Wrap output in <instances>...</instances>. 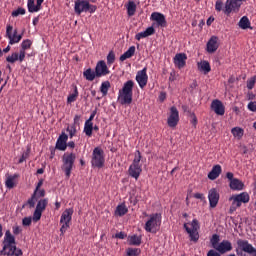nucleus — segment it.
Instances as JSON below:
<instances>
[{"instance_id": "obj_28", "label": "nucleus", "mask_w": 256, "mask_h": 256, "mask_svg": "<svg viewBox=\"0 0 256 256\" xmlns=\"http://www.w3.org/2000/svg\"><path fill=\"white\" fill-rule=\"evenodd\" d=\"M223 169L221 168V165L217 164L212 167V170L208 173V179L211 181H215L221 175Z\"/></svg>"}, {"instance_id": "obj_40", "label": "nucleus", "mask_w": 256, "mask_h": 256, "mask_svg": "<svg viewBox=\"0 0 256 256\" xmlns=\"http://www.w3.org/2000/svg\"><path fill=\"white\" fill-rule=\"evenodd\" d=\"M109 89H111V82H109V81L102 82V84L100 86V91H101L103 97H106L107 93H109Z\"/></svg>"}, {"instance_id": "obj_34", "label": "nucleus", "mask_w": 256, "mask_h": 256, "mask_svg": "<svg viewBox=\"0 0 256 256\" xmlns=\"http://www.w3.org/2000/svg\"><path fill=\"white\" fill-rule=\"evenodd\" d=\"M135 46H131L124 54L120 56V61H127V59H131L133 55H135Z\"/></svg>"}, {"instance_id": "obj_41", "label": "nucleus", "mask_w": 256, "mask_h": 256, "mask_svg": "<svg viewBox=\"0 0 256 256\" xmlns=\"http://www.w3.org/2000/svg\"><path fill=\"white\" fill-rule=\"evenodd\" d=\"M231 133L233 137H236L237 139H241L243 137L245 130H243L241 127H234L231 129Z\"/></svg>"}, {"instance_id": "obj_51", "label": "nucleus", "mask_w": 256, "mask_h": 256, "mask_svg": "<svg viewBox=\"0 0 256 256\" xmlns=\"http://www.w3.org/2000/svg\"><path fill=\"white\" fill-rule=\"evenodd\" d=\"M26 10L24 8H18L12 12V17H19V15H25Z\"/></svg>"}, {"instance_id": "obj_39", "label": "nucleus", "mask_w": 256, "mask_h": 256, "mask_svg": "<svg viewBox=\"0 0 256 256\" xmlns=\"http://www.w3.org/2000/svg\"><path fill=\"white\" fill-rule=\"evenodd\" d=\"M84 133L86 137H92L93 136V122H85L84 124Z\"/></svg>"}, {"instance_id": "obj_26", "label": "nucleus", "mask_w": 256, "mask_h": 256, "mask_svg": "<svg viewBox=\"0 0 256 256\" xmlns=\"http://www.w3.org/2000/svg\"><path fill=\"white\" fill-rule=\"evenodd\" d=\"M208 53H215L219 49V37L212 36L206 44Z\"/></svg>"}, {"instance_id": "obj_1", "label": "nucleus", "mask_w": 256, "mask_h": 256, "mask_svg": "<svg viewBox=\"0 0 256 256\" xmlns=\"http://www.w3.org/2000/svg\"><path fill=\"white\" fill-rule=\"evenodd\" d=\"M3 250L1 253L8 256H21L23 255V250L17 248L15 245V236L11 234V231L7 230L5 232L4 241H3Z\"/></svg>"}, {"instance_id": "obj_33", "label": "nucleus", "mask_w": 256, "mask_h": 256, "mask_svg": "<svg viewBox=\"0 0 256 256\" xmlns=\"http://www.w3.org/2000/svg\"><path fill=\"white\" fill-rule=\"evenodd\" d=\"M127 213H129V209L125 203H122L116 207L115 215H118V217H123V215H127Z\"/></svg>"}, {"instance_id": "obj_10", "label": "nucleus", "mask_w": 256, "mask_h": 256, "mask_svg": "<svg viewBox=\"0 0 256 256\" xmlns=\"http://www.w3.org/2000/svg\"><path fill=\"white\" fill-rule=\"evenodd\" d=\"M251 197L249 196V193L242 192L240 194L233 195L230 198V201L232 202L231 210L235 211V209L241 207L243 203H249Z\"/></svg>"}, {"instance_id": "obj_20", "label": "nucleus", "mask_w": 256, "mask_h": 256, "mask_svg": "<svg viewBox=\"0 0 256 256\" xmlns=\"http://www.w3.org/2000/svg\"><path fill=\"white\" fill-rule=\"evenodd\" d=\"M33 45V41H31L30 39H26L23 40L21 43V49L19 52V62L23 63V61H25V55H26V51L28 49H31V46Z\"/></svg>"}, {"instance_id": "obj_24", "label": "nucleus", "mask_w": 256, "mask_h": 256, "mask_svg": "<svg viewBox=\"0 0 256 256\" xmlns=\"http://www.w3.org/2000/svg\"><path fill=\"white\" fill-rule=\"evenodd\" d=\"M208 200H209V203H210V207L212 209H215V207H217V205L219 203V192H217V189L212 188L208 192Z\"/></svg>"}, {"instance_id": "obj_7", "label": "nucleus", "mask_w": 256, "mask_h": 256, "mask_svg": "<svg viewBox=\"0 0 256 256\" xmlns=\"http://www.w3.org/2000/svg\"><path fill=\"white\" fill-rule=\"evenodd\" d=\"M91 165L96 169H103L105 167V151L101 147L93 149Z\"/></svg>"}, {"instance_id": "obj_25", "label": "nucleus", "mask_w": 256, "mask_h": 256, "mask_svg": "<svg viewBox=\"0 0 256 256\" xmlns=\"http://www.w3.org/2000/svg\"><path fill=\"white\" fill-rule=\"evenodd\" d=\"M68 139L69 136L65 134V132H62L56 141V149H58L59 151H66Z\"/></svg>"}, {"instance_id": "obj_61", "label": "nucleus", "mask_w": 256, "mask_h": 256, "mask_svg": "<svg viewBox=\"0 0 256 256\" xmlns=\"http://www.w3.org/2000/svg\"><path fill=\"white\" fill-rule=\"evenodd\" d=\"M13 233H14V235H19V233H21V227L14 226L13 227Z\"/></svg>"}, {"instance_id": "obj_6", "label": "nucleus", "mask_w": 256, "mask_h": 256, "mask_svg": "<svg viewBox=\"0 0 256 256\" xmlns=\"http://www.w3.org/2000/svg\"><path fill=\"white\" fill-rule=\"evenodd\" d=\"M74 11L76 15H81V13H95L97 11V6L92 5L87 0H76L74 4Z\"/></svg>"}, {"instance_id": "obj_14", "label": "nucleus", "mask_w": 256, "mask_h": 256, "mask_svg": "<svg viewBox=\"0 0 256 256\" xmlns=\"http://www.w3.org/2000/svg\"><path fill=\"white\" fill-rule=\"evenodd\" d=\"M149 76L147 75V67H144L142 70L138 71L136 74V81L140 89H144L147 86V81Z\"/></svg>"}, {"instance_id": "obj_17", "label": "nucleus", "mask_w": 256, "mask_h": 256, "mask_svg": "<svg viewBox=\"0 0 256 256\" xmlns=\"http://www.w3.org/2000/svg\"><path fill=\"white\" fill-rule=\"evenodd\" d=\"M178 123H179V110H177V107L172 106L170 108V116L168 117V120H167L168 127H177Z\"/></svg>"}, {"instance_id": "obj_45", "label": "nucleus", "mask_w": 256, "mask_h": 256, "mask_svg": "<svg viewBox=\"0 0 256 256\" xmlns=\"http://www.w3.org/2000/svg\"><path fill=\"white\" fill-rule=\"evenodd\" d=\"M130 245H136L139 246L141 245V236L133 235L129 239Z\"/></svg>"}, {"instance_id": "obj_32", "label": "nucleus", "mask_w": 256, "mask_h": 256, "mask_svg": "<svg viewBox=\"0 0 256 256\" xmlns=\"http://www.w3.org/2000/svg\"><path fill=\"white\" fill-rule=\"evenodd\" d=\"M27 7L29 13H38V11H41V6L38 3L35 5V0H28Z\"/></svg>"}, {"instance_id": "obj_27", "label": "nucleus", "mask_w": 256, "mask_h": 256, "mask_svg": "<svg viewBox=\"0 0 256 256\" xmlns=\"http://www.w3.org/2000/svg\"><path fill=\"white\" fill-rule=\"evenodd\" d=\"M151 35H155V28L153 26L148 27L145 31L139 32L135 35L136 41H141V39H145L146 37H151Z\"/></svg>"}, {"instance_id": "obj_23", "label": "nucleus", "mask_w": 256, "mask_h": 256, "mask_svg": "<svg viewBox=\"0 0 256 256\" xmlns=\"http://www.w3.org/2000/svg\"><path fill=\"white\" fill-rule=\"evenodd\" d=\"M174 65L178 69H183L185 65H187V54L185 53H178L174 56Z\"/></svg>"}, {"instance_id": "obj_22", "label": "nucleus", "mask_w": 256, "mask_h": 256, "mask_svg": "<svg viewBox=\"0 0 256 256\" xmlns=\"http://www.w3.org/2000/svg\"><path fill=\"white\" fill-rule=\"evenodd\" d=\"M211 109L216 113V115L223 116L225 115V105L219 99H215L211 103Z\"/></svg>"}, {"instance_id": "obj_18", "label": "nucleus", "mask_w": 256, "mask_h": 256, "mask_svg": "<svg viewBox=\"0 0 256 256\" xmlns=\"http://www.w3.org/2000/svg\"><path fill=\"white\" fill-rule=\"evenodd\" d=\"M95 72H96V77H105L107 75H109V73H111V71L109 70V68L107 67V63H105V61L100 60L95 67Z\"/></svg>"}, {"instance_id": "obj_63", "label": "nucleus", "mask_w": 256, "mask_h": 256, "mask_svg": "<svg viewBox=\"0 0 256 256\" xmlns=\"http://www.w3.org/2000/svg\"><path fill=\"white\" fill-rule=\"evenodd\" d=\"M226 177H227V179H229L230 183H231V181H234V179H236V178H233L232 172H227Z\"/></svg>"}, {"instance_id": "obj_15", "label": "nucleus", "mask_w": 256, "mask_h": 256, "mask_svg": "<svg viewBox=\"0 0 256 256\" xmlns=\"http://www.w3.org/2000/svg\"><path fill=\"white\" fill-rule=\"evenodd\" d=\"M237 245H238L239 249L244 251V253H248L249 255L255 254V256H256V249H255V247H253L252 244H249V241L243 240V239H238Z\"/></svg>"}, {"instance_id": "obj_5", "label": "nucleus", "mask_w": 256, "mask_h": 256, "mask_svg": "<svg viewBox=\"0 0 256 256\" xmlns=\"http://www.w3.org/2000/svg\"><path fill=\"white\" fill-rule=\"evenodd\" d=\"M141 151L137 150L135 152V157L132 162V164L129 166L128 173L130 177H133L134 179H139V176L141 175V172L143 169L141 168Z\"/></svg>"}, {"instance_id": "obj_37", "label": "nucleus", "mask_w": 256, "mask_h": 256, "mask_svg": "<svg viewBox=\"0 0 256 256\" xmlns=\"http://www.w3.org/2000/svg\"><path fill=\"white\" fill-rule=\"evenodd\" d=\"M19 174L10 175L7 177L5 185L7 189H13L15 187V179H18Z\"/></svg>"}, {"instance_id": "obj_44", "label": "nucleus", "mask_w": 256, "mask_h": 256, "mask_svg": "<svg viewBox=\"0 0 256 256\" xmlns=\"http://www.w3.org/2000/svg\"><path fill=\"white\" fill-rule=\"evenodd\" d=\"M127 256H139L141 255V249L139 248H128L126 250Z\"/></svg>"}, {"instance_id": "obj_54", "label": "nucleus", "mask_w": 256, "mask_h": 256, "mask_svg": "<svg viewBox=\"0 0 256 256\" xmlns=\"http://www.w3.org/2000/svg\"><path fill=\"white\" fill-rule=\"evenodd\" d=\"M255 87V78H250L247 80V89L251 90Z\"/></svg>"}, {"instance_id": "obj_49", "label": "nucleus", "mask_w": 256, "mask_h": 256, "mask_svg": "<svg viewBox=\"0 0 256 256\" xmlns=\"http://www.w3.org/2000/svg\"><path fill=\"white\" fill-rule=\"evenodd\" d=\"M42 215H43V212L41 210L35 209L32 217L33 221H35V223H37V221H41Z\"/></svg>"}, {"instance_id": "obj_2", "label": "nucleus", "mask_w": 256, "mask_h": 256, "mask_svg": "<svg viewBox=\"0 0 256 256\" xmlns=\"http://www.w3.org/2000/svg\"><path fill=\"white\" fill-rule=\"evenodd\" d=\"M133 87H135V82L128 80L124 83L122 89L119 90L118 99L121 105H131L133 103Z\"/></svg>"}, {"instance_id": "obj_31", "label": "nucleus", "mask_w": 256, "mask_h": 256, "mask_svg": "<svg viewBox=\"0 0 256 256\" xmlns=\"http://www.w3.org/2000/svg\"><path fill=\"white\" fill-rule=\"evenodd\" d=\"M83 77L86 79V81H95L97 72L93 71L91 68H88L83 72Z\"/></svg>"}, {"instance_id": "obj_62", "label": "nucleus", "mask_w": 256, "mask_h": 256, "mask_svg": "<svg viewBox=\"0 0 256 256\" xmlns=\"http://www.w3.org/2000/svg\"><path fill=\"white\" fill-rule=\"evenodd\" d=\"M194 198L195 199H200L201 201H203V199H205V196L201 193H195Z\"/></svg>"}, {"instance_id": "obj_21", "label": "nucleus", "mask_w": 256, "mask_h": 256, "mask_svg": "<svg viewBox=\"0 0 256 256\" xmlns=\"http://www.w3.org/2000/svg\"><path fill=\"white\" fill-rule=\"evenodd\" d=\"M216 251L220 253V255H225V253H229V251H233V244L229 240H223L216 247Z\"/></svg>"}, {"instance_id": "obj_8", "label": "nucleus", "mask_w": 256, "mask_h": 256, "mask_svg": "<svg viewBox=\"0 0 256 256\" xmlns=\"http://www.w3.org/2000/svg\"><path fill=\"white\" fill-rule=\"evenodd\" d=\"M191 227L192 228H189L188 224L184 223V229L188 233L190 241H193V243H197V241H199V220L193 219L191 222Z\"/></svg>"}, {"instance_id": "obj_56", "label": "nucleus", "mask_w": 256, "mask_h": 256, "mask_svg": "<svg viewBox=\"0 0 256 256\" xmlns=\"http://www.w3.org/2000/svg\"><path fill=\"white\" fill-rule=\"evenodd\" d=\"M80 121H81V115H75L74 116V123L72 125H75L76 127L78 125V127H79V125H81Z\"/></svg>"}, {"instance_id": "obj_3", "label": "nucleus", "mask_w": 256, "mask_h": 256, "mask_svg": "<svg viewBox=\"0 0 256 256\" xmlns=\"http://www.w3.org/2000/svg\"><path fill=\"white\" fill-rule=\"evenodd\" d=\"M77 159V155L73 152H66L62 156V171H64L66 175V179L71 177V171H73V167H75V161Z\"/></svg>"}, {"instance_id": "obj_12", "label": "nucleus", "mask_w": 256, "mask_h": 256, "mask_svg": "<svg viewBox=\"0 0 256 256\" xmlns=\"http://www.w3.org/2000/svg\"><path fill=\"white\" fill-rule=\"evenodd\" d=\"M41 187H43V179L39 180L33 194L27 200V202L25 204H23V206H22L23 209H25V207H27V205L29 206V209H33L35 207V203H37V195H39V190L41 189Z\"/></svg>"}, {"instance_id": "obj_43", "label": "nucleus", "mask_w": 256, "mask_h": 256, "mask_svg": "<svg viewBox=\"0 0 256 256\" xmlns=\"http://www.w3.org/2000/svg\"><path fill=\"white\" fill-rule=\"evenodd\" d=\"M67 133H69V138L73 139L77 135V126L75 124L69 125L66 128Z\"/></svg>"}, {"instance_id": "obj_29", "label": "nucleus", "mask_w": 256, "mask_h": 256, "mask_svg": "<svg viewBox=\"0 0 256 256\" xmlns=\"http://www.w3.org/2000/svg\"><path fill=\"white\" fill-rule=\"evenodd\" d=\"M243 187H245V184L237 178L230 182V189H232V191H243Z\"/></svg>"}, {"instance_id": "obj_52", "label": "nucleus", "mask_w": 256, "mask_h": 256, "mask_svg": "<svg viewBox=\"0 0 256 256\" xmlns=\"http://www.w3.org/2000/svg\"><path fill=\"white\" fill-rule=\"evenodd\" d=\"M223 9H225V6L223 4V1L221 0H217L215 3V10L220 13V11H223Z\"/></svg>"}, {"instance_id": "obj_42", "label": "nucleus", "mask_w": 256, "mask_h": 256, "mask_svg": "<svg viewBox=\"0 0 256 256\" xmlns=\"http://www.w3.org/2000/svg\"><path fill=\"white\" fill-rule=\"evenodd\" d=\"M77 97H79V91L77 90V86H75L74 92L67 98V103H75V101H77Z\"/></svg>"}, {"instance_id": "obj_59", "label": "nucleus", "mask_w": 256, "mask_h": 256, "mask_svg": "<svg viewBox=\"0 0 256 256\" xmlns=\"http://www.w3.org/2000/svg\"><path fill=\"white\" fill-rule=\"evenodd\" d=\"M37 197H45V189H38V194L36 196V201H37Z\"/></svg>"}, {"instance_id": "obj_58", "label": "nucleus", "mask_w": 256, "mask_h": 256, "mask_svg": "<svg viewBox=\"0 0 256 256\" xmlns=\"http://www.w3.org/2000/svg\"><path fill=\"white\" fill-rule=\"evenodd\" d=\"M207 256H221L220 253L215 252V250H209Z\"/></svg>"}, {"instance_id": "obj_35", "label": "nucleus", "mask_w": 256, "mask_h": 256, "mask_svg": "<svg viewBox=\"0 0 256 256\" xmlns=\"http://www.w3.org/2000/svg\"><path fill=\"white\" fill-rule=\"evenodd\" d=\"M126 9L128 17H133V15H135L137 12V4H135L133 1H129L126 5Z\"/></svg>"}, {"instance_id": "obj_30", "label": "nucleus", "mask_w": 256, "mask_h": 256, "mask_svg": "<svg viewBox=\"0 0 256 256\" xmlns=\"http://www.w3.org/2000/svg\"><path fill=\"white\" fill-rule=\"evenodd\" d=\"M198 69L199 71H202L205 75H207V73L211 72V64H209L208 61L203 60L201 62H198Z\"/></svg>"}, {"instance_id": "obj_55", "label": "nucleus", "mask_w": 256, "mask_h": 256, "mask_svg": "<svg viewBox=\"0 0 256 256\" xmlns=\"http://www.w3.org/2000/svg\"><path fill=\"white\" fill-rule=\"evenodd\" d=\"M249 111H252V113H256V101L250 102L248 104Z\"/></svg>"}, {"instance_id": "obj_64", "label": "nucleus", "mask_w": 256, "mask_h": 256, "mask_svg": "<svg viewBox=\"0 0 256 256\" xmlns=\"http://www.w3.org/2000/svg\"><path fill=\"white\" fill-rule=\"evenodd\" d=\"M192 121H191V123H192V125H194V127L197 125V116H195V114L193 113L192 115Z\"/></svg>"}, {"instance_id": "obj_48", "label": "nucleus", "mask_w": 256, "mask_h": 256, "mask_svg": "<svg viewBox=\"0 0 256 256\" xmlns=\"http://www.w3.org/2000/svg\"><path fill=\"white\" fill-rule=\"evenodd\" d=\"M115 63V52L110 51L107 55V65H113Z\"/></svg>"}, {"instance_id": "obj_19", "label": "nucleus", "mask_w": 256, "mask_h": 256, "mask_svg": "<svg viewBox=\"0 0 256 256\" xmlns=\"http://www.w3.org/2000/svg\"><path fill=\"white\" fill-rule=\"evenodd\" d=\"M151 21H155L157 27H167V19L161 12H153L150 16Z\"/></svg>"}, {"instance_id": "obj_53", "label": "nucleus", "mask_w": 256, "mask_h": 256, "mask_svg": "<svg viewBox=\"0 0 256 256\" xmlns=\"http://www.w3.org/2000/svg\"><path fill=\"white\" fill-rule=\"evenodd\" d=\"M32 221H33V218L25 217V218L22 219V225L24 227H29L31 225Z\"/></svg>"}, {"instance_id": "obj_4", "label": "nucleus", "mask_w": 256, "mask_h": 256, "mask_svg": "<svg viewBox=\"0 0 256 256\" xmlns=\"http://www.w3.org/2000/svg\"><path fill=\"white\" fill-rule=\"evenodd\" d=\"M162 216L159 213H154L149 216L144 229L147 233H157L161 229Z\"/></svg>"}, {"instance_id": "obj_60", "label": "nucleus", "mask_w": 256, "mask_h": 256, "mask_svg": "<svg viewBox=\"0 0 256 256\" xmlns=\"http://www.w3.org/2000/svg\"><path fill=\"white\" fill-rule=\"evenodd\" d=\"M126 235L123 232H119L115 234L116 239H125Z\"/></svg>"}, {"instance_id": "obj_57", "label": "nucleus", "mask_w": 256, "mask_h": 256, "mask_svg": "<svg viewBox=\"0 0 256 256\" xmlns=\"http://www.w3.org/2000/svg\"><path fill=\"white\" fill-rule=\"evenodd\" d=\"M95 115H97V110L92 111V113L90 114V117L86 121L89 123H93V120L95 119Z\"/></svg>"}, {"instance_id": "obj_16", "label": "nucleus", "mask_w": 256, "mask_h": 256, "mask_svg": "<svg viewBox=\"0 0 256 256\" xmlns=\"http://www.w3.org/2000/svg\"><path fill=\"white\" fill-rule=\"evenodd\" d=\"M237 245H238L239 249L244 251V253H248L249 255L255 254V256H256V249H255V247H253L252 244H249V241L243 240V239H238Z\"/></svg>"}, {"instance_id": "obj_38", "label": "nucleus", "mask_w": 256, "mask_h": 256, "mask_svg": "<svg viewBox=\"0 0 256 256\" xmlns=\"http://www.w3.org/2000/svg\"><path fill=\"white\" fill-rule=\"evenodd\" d=\"M47 205H49V199H47V198L40 199L37 202L36 210L43 212V211H45V209H47Z\"/></svg>"}, {"instance_id": "obj_46", "label": "nucleus", "mask_w": 256, "mask_h": 256, "mask_svg": "<svg viewBox=\"0 0 256 256\" xmlns=\"http://www.w3.org/2000/svg\"><path fill=\"white\" fill-rule=\"evenodd\" d=\"M210 243H211L213 249L216 250L217 247H219V235L214 234V235L212 236V238L210 239Z\"/></svg>"}, {"instance_id": "obj_11", "label": "nucleus", "mask_w": 256, "mask_h": 256, "mask_svg": "<svg viewBox=\"0 0 256 256\" xmlns=\"http://www.w3.org/2000/svg\"><path fill=\"white\" fill-rule=\"evenodd\" d=\"M71 219H73V209H66L60 218L61 228L60 233L61 235H65L67 233V229H69V224L71 223Z\"/></svg>"}, {"instance_id": "obj_50", "label": "nucleus", "mask_w": 256, "mask_h": 256, "mask_svg": "<svg viewBox=\"0 0 256 256\" xmlns=\"http://www.w3.org/2000/svg\"><path fill=\"white\" fill-rule=\"evenodd\" d=\"M31 151L28 149L27 151L23 152L22 156L20 157V159L18 160V163H23L24 161H27V159H29V155H30Z\"/></svg>"}, {"instance_id": "obj_47", "label": "nucleus", "mask_w": 256, "mask_h": 256, "mask_svg": "<svg viewBox=\"0 0 256 256\" xmlns=\"http://www.w3.org/2000/svg\"><path fill=\"white\" fill-rule=\"evenodd\" d=\"M7 63H15L16 61H19V53L14 52L12 55L8 56L6 58Z\"/></svg>"}, {"instance_id": "obj_13", "label": "nucleus", "mask_w": 256, "mask_h": 256, "mask_svg": "<svg viewBox=\"0 0 256 256\" xmlns=\"http://www.w3.org/2000/svg\"><path fill=\"white\" fill-rule=\"evenodd\" d=\"M6 37L9 39V45H15V43H19L23 39V34L17 35V30L13 32V26L7 25Z\"/></svg>"}, {"instance_id": "obj_9", "label": "nucleus", "mask_w": 256, "mask_h": 256, "mask_svg": "<svg viewBox=\"0 0 256 256\" xmlns=\"http://www.w3.org/2000/svg\"><path fill=\"white\" fill-rule=\"evenodd\" d=\"M241 5V0H226L223 9L224 15L230 17L231 13H239Z\"/></svg>"}, {"instance_id": "obj_36", "label": "nucleus", "mask_w": 256, "mask_h": 256, "mask_svg": "<svg viewBox=\"0 0 256 256\" xmlns=\"http://www.w3.org/2000/svg\"><path fill=\"white\" fill-rule=\"evenodd\" d=\"M240 29H252L251 28V21H249V17L243 16L239 23H238Z\"/></svg>"}]
</instances>
